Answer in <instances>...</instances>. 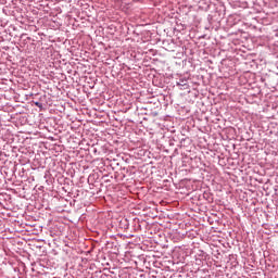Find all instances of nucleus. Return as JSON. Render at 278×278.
I'll return each mask as SVG.
<instances>
[{
    "label": "nucleus",
    "mask_w": 278,
    "mask_h": 278,
    "mask_svg": "<svg viewBox=\"0 0 278 278\" xmlns=\"http://www.w3.org/2000/svg\"><path fill=\"white\" fill-rule=\"evenodd\" d=\"M179 86H182V90H188L190 88V86H188L187 84L184 83H178Z\"/></svg>",
    "instance_id": "obj_1"
},
{
    "label": "nucleus",
    "mask_w": 278,
    "mask_h": 278,
    "mask_svg": "<svg viewBox=\"0 0 278 278\" xmlns=\"http://www.w3.org/2000/svg\"><path fill=\"white\" fill-rule=\"evenodd\" d=\"M219 8H220V11L219 12H223L224 11V5L219 4Z\"/></svg>",
    "instance_id": "obj_2"
}]
</instances>
